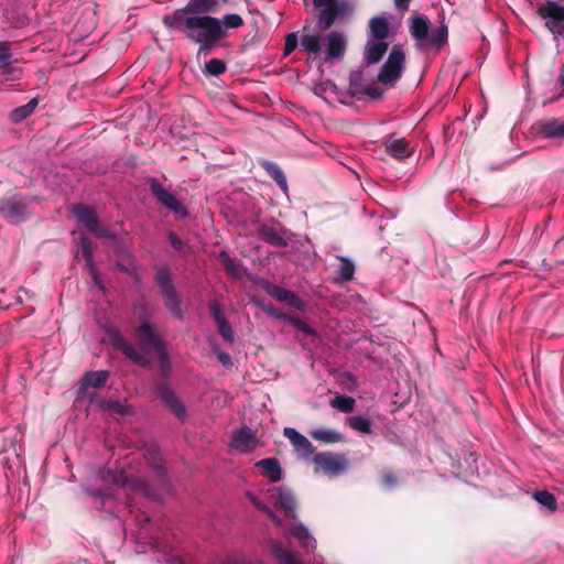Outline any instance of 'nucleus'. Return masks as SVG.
I'll use <instances>...</instances> for the list:
<instances>
[{
	"label": "nucleus",
	"instance_id": "58836bf2",
	"mask_svg": "<svg viewBox=\"0 0 564 564\" xmlns=\"http://www.w3.org/2000/svg\"><path fill=\"white\" fill-rule=\"evenodd\" d=\"M219 259L228 274L232 275L234 278L240 276L239 265L226 251H221L219 253Z\"/></svg>",
	"mask_w": 564,
	"mask_h": 564
},
{
	"label": "nucleus",
	"instance_id": "6e6d98bb",
	"mask_svg": "<svg viewBox=\"0 0 564 564\" xmlns=\"http://www.w3.org/2000/svg\"><path fill=\"white\" fill-rule=\"evenodd\" d=\"M264 311L270 315V316H273L275 318H279L281 321L284 322V317L288 316L286 313H283L281 311H279L278 308H275L274 306L272 305H269L264 308Z\"/></svg>",
	"mask_w": 564,
	"mask_h": 564
},
{
	"label": "nucleus",
	"instance_id": "a19ab883",
	"mask_svg": "<svg viewBox=\"0 0 564 564\" xmlns=\"http://www.w3.org/2000/svg\"><path fill=\"white\" fill-rule=\"evenodd\" d=\"M291 534L296 538L304 547H310L311 544L315 542L314 539L310 535L307 529L301 524L294 525L291 529Z\"/></svg>",
	"mask_w": 564,
	"mask_h": 564
},
{
	"label": "nucleus",
	"instance_id": "dca6fc26",
	"mask_svg": "<svg viewBox=\"0 0 564 564\" xmlns=\"http://www.w3.org/2000/svg\"><path fill=\"white\" fill-rule=\"evenodd\" d=\"M271 497L275 499V503L284 510L285 516L295 517L297 501L292 491L285 487H275Z\"/></svg>",
	"mask_w": 564,
	"mask_h": 564
},
{
	"label": "nucleus",
	"instance_id": "6e6552de",
	"mask_svg": "<svg viewBox=\"0 0 564 564\" xmlns=\"http://www.w3.org/2000/svg\"><path fill=\"white\" fill-rule=\"evenodd\" d=\"M148 184L152 195L162 206L174 213L178 218H185L187 216L186 207L175 195L170 193L158 178L150 177Z\"/></svg>",
	"mask_w": 564,
	"mask_h": 564
},
{
	"label": "nucleus",
	"instance_id": "c9c22d12",
	"mask_svg": "<svg viewBox=\"0 0 564 564\" xmlns=\"http://www.w3.org/2000/svg\"><path fill=\"white\" fill-rule=\"evenodd\" d=\"M534 499L546 507L550 511L557 509V501L553 494L547 490H538L533 494Z\"/></svg>",
	"mask_w": 564,
	"mask_h": 564
},
{
	"label": "nucleus",
	"instance_id": "39448f33",
	"mask_svg": "<svg viewBox=\"0 0 564 564\" xmlns=\"http://www.w3.org/2000/svg\"><path fill=\"white\" fill-rule=\"evenodd\" d=\"M314 7L323 8L318 13L316 28L318 31L329 30L336 20L351 11L347 0H312Z\"/></svg>",
	"mask_w": 564,
	"mask_h": 564
},
{
	"label": "nucleus",
	"instance_id": "de8ad7c7",
	"mask_svg": "<svg viewBox=\"0 0 564 564\" xmlns=\"http://www.w3.org/2000/svg\"><path fill=\"white\" fill-rule=\"evenodd\" d=\"M217 324L218 333L221 335L225 341L232 343L234 341V330L229 322L225 318Z\"/></svg>",
	"mask_w": 564,
	"mask_h": 564
},
{
	"label": "nucleus",
	"instance_id": "bf43d9fd",
	"mask_svg": "<svg viewBox=\"0 0 564 564\" xmlns=\"http://www.w3.org/2000/svg\"><path fill=\"white\" fill-rule=\"evenodd\" d=\"M278 527L282 525L281 519L270 508L264 512Z\"/></svg>",
	"mask_w": 564,
	"mask_h": 564
},
{
	"label": "nucleus",
	"instance_id": "f3484780",
	"mask_svg": "<svg viewBox=\"0 0 564 564\" xmlns=\"http://www.w3.org/2000/svg\"><path fill=\"white\" fill-rule=\"evenodd\" d=\"M112 344L115 348L119 349L128 359H130L134 364H138L142 367L149 366L150 361L145 357V355L139 352L131 344L128 343V340L123 336H113Z\"/></svg>",
	"mask_w": 564,
	"mask_h": 564
},
{
	"label": "nucleus",
	"instance_id": "6ab92c4d",
	"mask_svg": "<svg viewBox=\"0 0 564 564\" xmlns=\"http://www.w3.org/2000/svg\"><path fill=\"white\" fill-rule=\"evenodd\" d=\"M284 436L289 438L294 449L302 456L308 457L314 453V446L312 443L296 430L292 427L284 429Z\"/></svg>",
	"mask_w": 564,
	"mask_h": 564
},
{
	"label": "nucleus",
	"instance_id": "c85d7f7f",
	"mask_svg": "<svg viewBox=\"0 0 564 564\" xmlns=\"http://www.w3.org/2000/svg\"><path fill=\"white\" fill-rule=\"evenodd\" d=\"M370 32L373 39L383 41L389 35V22L386 18L375 17L369 21Z\"/></svg>",
	"mask_w": 564,
	"mask_h": 564
},
{
	"label": "nucleus",
	"instance_id": "a211bd4d",
	"mask_svg": "<svg viewBox=\"0 0 564 564\" xmlns=\"http://www.w3.org/2000/svg\"><path fill=\"white\" fill-rule=\"evenodd\" d=\"M231 446L246 453L253 451L257 446L256 433L247 426L236 431L231 438Z\"/></svg>",
	"mask_w": 564,
	"mask_h": 564
},
{
	"label": "nucleus",
	"instance_id": "f704fd0d",
	"mask_svg": "<svg viewBox=\"0 0 564 564\" xmlns=\"http://www.w3.org/2000/svg\"><path fill=\"white\" fill-rule=\"evenodd\" d=\"M356 401L352 397L348 395H336L332 401L330 405L340 412L350 413L355 409Z\"/></svg>",
	"mask_w": 564,
	"mask_h": 564
},
{
	"label": "nucleus",
	"instance_id": "49530a36",
	"mask_svg": "<svg viewBox=\"0 0 564 564\" xmlns=\"http://www.w3.org/2000/svg\"><path fill=\"white\" fill-rule=\"evenodd\" d=\"M380 482L387 489H393L398 486V476L391 470H382L380 474Z\"/></svg>",
	"mask_w": 564,
	"mask_h": 564
},
{
	"label": "nucleus",
	"instance_id": "680f3d73",
	"mask_svg": "<svg viewBox=\"0 0 564 564\" xmlns=\"http://www.w3.org/2000/svg\"><path fill=\"white\" fill-rule=\"evenodd\" d=\"M411 0H394V6L399 10H406Z\"/></svg>",
	"mask_w": 564,
	"mask_h": 564
},
{
	"label": "nucleus",
	"instance_id": "0eeeda50",
	"mask_svg": "<svg viewBox=\"0 0 564 564\" xmlns=\"http://www.w3.org/2000/svg\"><path fill=\"white\" fill-rule=\"evenodd\" d=\"M404 64L405 54L403 47L399 44L393 45L377 76L378 82L383 85L397 82L401 77Z\"/></svg>",
	"mask_w": 564,
	"mask_h": 564
},
{
	"label": "nucleus",
	"instance_id": "423d86ee",
	"mask_svg": "<svg viewBox=\"0 0 564 564\" xmlns=\"http://www.w3.org/2000/svg\"><path fill=\"white\" fill-rule=\"evenodd\" d=\"M73 214L75 215L76 219L96 237L110 240L116 239V235L107 226L99 221L94 207L84 204H77L73 206Z\"/></svg>",
	"mask_w": 564,
	"mask_h": 564
},
{
	"label": "nucleus",
	"instance_id": "f257e3e1",
	"mask_svg": "<svg viewBox=\"0 0 564 564\" xmlns=\"http://www.w3.org/2000/svg\"><path fill=\"white\" fill-rule=\"evenodd\" d=\"M219 0H189L181 9L162 19L169 29L182 32L185 37L199 45V53H209L215 45L227 36L220 19L209 15L220 9Z\"/></svg>",
	"mask_w": 564,
	"mask_h": 564
},
{
	"label": "nucleus",
	"instance_id": "ddd939ff",
	"mask_svg": "<svg viewBox=\"0 0 564 564\" xmlns=\"http://www.w3.org/2000/svg\"><path fill=\"white\" fill-rule=\"evenodd\" d=\"M386 152L400 161L410 158L414 150L411 148L410 142L404 138H394L393 135L386 137L383 141Z\"/></svg>",
	"mask_w": 564,
	"mask_h": 564
},
{
	"label": "nucleus",
	"instance_id": "20e7f679",
	"mask_svg": "<svg viewBox=\"0 0 564 564\" xmlns=\"http://www.w3.org/2000/svg\"><path fill=\"white\" fill-rule=\"evenodd\" d=\"M32 198L15 194L0 198V216L11 225H19L30 219Z\"/></svg>",
	"mask_w": 564,
	"mask_h": 564
},
{
	"label": "nucleus",
	"instance_id": "aec40b11",
	"mask_svg": "<svg viewBox=\"0 0 564 564\" xmlns=\"http://www.w3.org/2000/svg\"><path fill=\"white\" fill-rule=\"evenodd\" d=\"M326 40V51L328 58L335 59L343 57L346 51V42L343 34L339 32H330Z\"/></svg>",
	"mask_w": 564,
	"mask_h": 564
},
{
	"label": "nucleus",
	"instance_id": "4c0bfd02",
	"mask_svg": "<svg viewBox=\"0 0 564 564\" xmlns=\"http://www.w3.org/2000/svg\"><path fill=\"white\" fill-rule=\"evenodd\" d=\"M227 69L226 63L219 58L209 59L204 67V74L209 76H219Z\"/></svg>",
	"mask_w": 564,
	"mask_h": 564
},
{
	"label": "nucleus",
	"instance_id": "79ce46f5",
	"mask_svg": "<svg viewBox=\"0 0 564 564\" xmlns=\"http://www.w3.org/2000/svg\"><path fill=\"white\" fill-rule=\"evenodd\" d=\"M221 26L227 32V29H238L243 25V19L237 13H227L220 20Z\"/></svg>",
	"mask_w": 564,
	"mask_h": 564
},
{
	"label": "nucleus",
	"instance_id": "4be33fe9",
	"mask_svg": "<svg viewBox=\"0 0 564 564\" xmlns=\"http://www.w3.org/2000/svg\"><path fill=\"white\" fill-rule=\"evenodd\" d=\"M388 43L378 41L376 43H368L365 50V63L372 65L381 61L388 51Z\"/></svg>",
	"mask_w": 564,
	"mask_h": 564
},
{
	"label": "nucleus",
	"instance_id": "8fccbe9b",
	"mask_svg": "<svg viewBox=\"0 0 564 564\" xmlns=\"http://www.w3.org/2000/svg\"><path fill=\"white\" fill-rule=\"evenodd\" d=\"M299 45V37L296 32L289 33L284 42V55L288 56L295 51Z\"/></svg>",
	"mask_w": 564,
	"mask_h": 564
},
{
	"label": "nucleus",
	"instance_id": "7ed1b4c3",
	"mask_svg": "<svg viewBox=\"0 0 564 564\" xmlns=\"http://www.w3.org/2000/svg\"><path fill=\"white\" fill-rule=\"evenodd\" d=\"M155 283L169 312L178 319H183L184 311L182 308V300L175 290L171 271L166 265L158 269Z\"/></svg>",
	"mask_w": 564,
	"mask_h": 564
},
{
	"label": "nucleus",
	"instance_id": "412c9836",
	"mask_svg": "<svg viewBox=\"0 0 564 564\" xmlns=\"http://www.w3.org/2000/svg\"><path fill=\"white\" fill-rule=\"evenodd\" d=\"M258 232H259V237L264 242H267L273 247L285 248L289 245L288 240L282 235H280V232L275 228H273L271 226L262 225L259 228Z\"/></svg>",
	"mask_w": 564,
	"mask_h": 564
},
{
	"label": "nucleus",
	"instance_id": "f03ea898",
	"mask_svg": "<svg viewBox=\"0 0 564 564\" xmlns=\"http://www.w3.org/2000/svg\"><path fill=\"white\" fill-rule=\"evenodd\" d=\"M144 457L150 460L153 467L154 475L158 480L159 489L150 486L145 480L137 477H130L121 469L107 470L104 479L117 486L127 488L128 490L142 495L155 500L162 499L163 494L170 492V482L166 478L165 468L159 464V448L151 445L145 449Z\"/></svg>",
	"mask_w": 564,
	"mask_h": 564
},
{
	"label": "nucleus",
	"instance_id": "5fc2aeb1",
	"mask_svg": "<svg viewBox=\"0 0 564 564\" xmlns=\"http://www.w3.org/2000/svg\"><path fill=\"white\" fill-rule=\"evenodd\" d=\"M167 238H169L172 247L174 248V250H176L178 252L183 251L185 243L178 238V236L175 232L170 231L167 234Z\"/></svg>",
	"mask_w": 564,
	"mask_h": 564
},
{
	"label": "nucleus",
	"instance_id": "a878e982",
	"mask_svg": "<svg viewBox=\"0 0 564 564\" xmlns=\"http://www.w3.org/2000/svg\"><path fill=\"white\" fill-rule=\"evenodd\" d=\"M310 436L325 444L340 443L344 441V435L332 429L312 430L310 431Z\"/></svg>",
	"mask_w": 564,
	"mask_h": 564
},
{
	"label": "nucleus",
	"instance_id": "052dcab7",
	"mask_svg": "<svg viewBox=\"0 0 564 564\" xmlns=\"http://www.w3.org/2000/svg\"><path fill=\"white\" fill-rule=\"evenodd\" d=\"M218 360L224 365V366H231V358L230 356L227 354V352H220L218 355Z\"/></svg>",
	"mask_w": 564,
	"mask_h": 564
},
{
	"label": "nucleus",
	"instance_id": "4468645a",
	"mask_svg": "<svg viewBox=\"0 0 564 564\" xmlns=\"http://www.w3.org/2000/svg\"><path fill=\"white\" fill-rule=\"evenodd\" d=\"M139 339L147 348H153L155 351L165 347L163 339L154 329L153 325L144 321L137 329Z\"/></svg>",
	"mask_w": 564,
	"mask_h": 564
},
{
	"label": "nucleus",
	"instance_id": "c03bdc74",
	"mask_svg": "<svg viewBox=\"0 0 564 564\" xmlns=\"http://www.w3.org/2000/svg\"><path fill=\"white\" fill-rule=\"evenodd\" d=\"M85 261H86V267H87V271H88V274L89 276L91 278V280L94 281V283L101 290L105 289L100 278H99V272H98V269H97V265L95 263V260H94V256L89 257V258H84Z\"/></svg>",
	"mask_w": 564,
	"mask_h": 564
},
{
	"label": "nucleus",
	"instance_id": "393cba45",
	"mask_svg": "<svg viewBox=\"0 0 564 564\" xmlns=\"http://www.w3.org/2000/svg\"><path fill=\"white\" fill-rule=\"evenodd\" d=\"M260 165L284 192H288L284 172L275 162L264 160L260 162Z\"/></svg>",
	"mask_w": 564,
	"mask_h": 564
},
{
	"label": "nucleus",
	"instance_id": "3c124183",
	"mask_svg": "<svg viewBox=\"0 0 564 564\" xmlns=\"http://www.w3.org/2000/svg\"><path fill=\"white\" fill-rule=\"evenodd\" d=\"M77 245L82 250L83 258H89L93 256V242L87 236L83 235Z\"/></svg>",
	"mask_w": 564,
	"mask_h": 564
},
{
	"label": "nucleus",
	"instance_id": "0e129e2a",
	"mask_svg": "<svg viewBox=\"0 0 564 564\" xmlns=\"http://www.w3.org/2000/svg\"><path fill=\"white\" fill-rule=\"evenodd\" d=\"M564 248V237L558 239L555 245H554V249L555 250H561Z\"/></svg>",
	"mask_w": 564,
	"mask_h": 564
},
{
	"label": "nucleus",
	"instance_id": "09e8293b",
	"mask_svg": "<svg viewBox=\"0 0 564 564\" xmlns=\"http://www.w3.org/2000/svg\"><path fill=\"white\" fill-rule=\"evenodd\" d=\"M104 408L110 412L118 413L124 415L128 413V406L121 403L119 400H107L104 403Z\"/></svg>",
	"mask_w": 564,
	"mask_h": 564
},
{
	"label": "nucleus",
	"instance_id": "4d7b16f0",
	"mask_svg": "<svg viewBox=\"0 0 564 564\" xmlns=\"http://www.w3.org/2000/svg\"><path fill=\"white\" fill-rule=\"evenodd\" d=\"M561 23L562 22H555V21L549 20V21H546L545 25L552 33L562 34L563 26Z\"/></svg>",
	"mask_w": 564,
	"mask_h": 564
},
{
	"label": "nucleus",
	"instance_id": "7c9ffc66",
	"mask_svg": "<svg viewBox=\"0 0 564 564\" xmlns=\"http://www.w3.org/2000/svg\"><path fill=\"white\" fill-rule=\"evenodd\" d=\"M37 104L39 100L36 98H32L28 104L13 109L10 116L11 120L15 123L23 121L33 113Z\"/></svg>",
	"mask_w": 564,
	"mask_h": 564
},
{
	"label": "nucleus",
	"instance_id": "473e14b6",
	"mask_svg": "<svg viewBox=\"0 0 564 564\" xmlns=\"http://www.w3.org/2000/svg\"><path fill=\"white\" fill-rule=\"evenodd\" d=\"M347 424L354 431L370 434L371 433V422L369 419L360 415L350 416L347 419Z\"/></svg>",
	"mask_w": 564,
	"mask_h": 564
},
{
	"label": "nucleus",
	"instance_id": "2eb2a0df",
	"mask_svg": "<svg viewBox=\"0 0 564 564\" xmlns=\"http://www.w3.org/2000/svg\"><path fill=\"white\" fill-rule=\"evenodd\" d=\"M536 131L547 139H564V120L558 118L541 119L535 123Z\"/></svg>",
	"mask_w": 564,
	"mask_h": 564
},
{
	"label": "nucleus",
	"instance_id": "5701e85b",
	"mask_svg": "<svg viewBox=\"0 0 564 564\" xmlns=\"http://www.w3.org/2000/svg\"><path fill=\"white\" fill-rule=\"evenodd\" d=\"M429 30L430 22L426 17L417 15L413 18L412 23L410 25V34L412 35V37L422 43H425L429 35Z\"/></svg>",
	"mask_w": 564,
	"mask_h": 564
},
{
	"label": "nucleus",
	"instance_id": "9d476101",
	"mask_svg": "<svg viewBox=\"0 0 564 564\" xmlns=\"http://www.w3.org/2000/svg\"><path fill=\"white\" fill-rule=\"evenodd\" d=\"M264 291L275 300L286 303L290 307L300 312H304L306 310V303L291 290L267 282Z\"/></svg>",
	"mask_w": 564,
	"mask_h": 564
},
{
	"label": "nucleus",
	"instance_id": "e2e57ef3",
	"mask_svg": "<svg viewBox=\"0 0 564 564\" xmlns=\"http://www.w3.org/2000/svg\"><path fill=\"white\" fill-rule=\"evenodd\" d=\"M557 82L560 83L561 86H564V68H561ZM563 96L564 91L561 94V97Z\"/></svg>",
	"mask_w": 564,
	"mask_h": 564
},
{
	"label": "nucleus",
	"instance_id": "c756f323",
	"mask_svg": "<svg viewBox=\"0 0 564 564\" xmlns=\"http://www.w3.org/2000/svg\"><path fill=\"white\" fill-rule=\"evenodd\" d=\"M272 552L280 564H302L301 561L297 560L295 554L285 549L283 544L280 542L273 543Z\"/></svg>",
	"mask_w": 564,
	"mask_h": 564
},
{
	"label": "nucleus",
	"instance_id": "f8f14e48",
	"mask_svg": "<svg viewBox=\"0 0 564 564\" xmlns=\"http://www.w3.org/2000/svg\"><path fill=\"white\" fill-rule=\"evenodd\" d=\"M156 391L165 405L177 416L183 417L186 414L184 405L180 402L166 379L161 378L155 383Z\"/></svg>",
	"mask_w": 564,
	"mask_h": 564
},
{
	"label": "nucleus",
	"instance_id": "1a4fd4ad",
	"mask_svg": "<svg viewBox=\"0 0 564 564\" xmlns=\"http://www.w3.org/2000/svg\"><path fill=\"white\" fill-rule=\"evenodd\" d=\"M317 468L329 477H336L347 469L348 462L345 455L332 452L317 453L313 457Z\"/></svg>",
	"mask_w": 564,
	"mask_h": 564
},
{
	"label": "nucleus",
	"instance_id": "ea45409f",
	"mask_svg": "<svg viewBox=\"0 0 564 564\" xmlns=\"http://www.w3.org/2000/svg\"><path fill=\"white\" fill-rule=\"evenodd\" d=\"M284 322L291 324L296 329L305 333L306 335L317 336L315 329H313L308 324H306L303 319L299 318L295 315L288 314V316L284 317Z\"/></svg>",
	"mask_w": 564,
	"mask_h": 564
},
{
	"label": "nucleus",
	"instance_id": "37998d69",
	"mask_svg": "<svg viewBox=\"0 0 564 564\" xmlns=\"http://www.w3.org/2000/svg\"><path fill=\"white\" fill-rule=\"evenodd\" d=\"M162 378L166 379L171 371V362L166 347L156 351Z\"/></svg>",
	"mask_w": 564,
	"mask_h": 564
},
{
	"label": "nucleus",
	"instance_id": "cd10ccee",
	"mask_svg": "<svg viewBox=\"0 0 564 564\" xmlns=\"http://www.w3.org/2000/svg\"><path fill=\"white\" fill-rule=\"evenodd\" d=\"M539 13L543 19H549L555 22L564 21V6H560L554 1H547L545 6L540 8Z\"/></svg>",
	"mask_w": 564,
	"mask_h": 564
},
{
	"label": "nucleus",
	"instance_id": "69168bd1",
	"mask_svg": "<svg viewBox=\"0 0 564 564\" xmlns=\"http://www.w3.org/2000/svg\"><path fill=\"white\" fill-rule=\"evenodd\" d=\"M228 0H221L223 3H226Z\"/></svg>",
	"mask_w": 564,
	"mask_h": 564
},
{
	"label": "nucleus",
	"instance_id": "bb28decb",
	"mask_svg": "<svg viewBox=\"0 0 564 564\" xmlns=\"http://www.w3.org/2000/svg\"><path fill=\"white\" fill-rule=\"evenodd\" d=\"M257 466L263 468L264 475L273 482L281 479L282 470L276 458H264L257 463Z\"/></svg>",
	"mask_w": 564,
	"mask_h": 564
},
{
	"label": "nucleus",
	"instance_id": "603ef678",
	"mask_svg": "<svg viewBox=\"0 0 564 564\" xmlns=\"http://www.w3.org/2000/svg\"><path fill=\"white\" fill-rule=\"evenodd\" d=\"M208 310L216 323L226 318L223 313L221 305L218 301H216V300L210 301L208 303Z\"/></svg>",
	"mask_w": 564,
	"mask_h": 564
},
{
	"label": "nucleus",
	"instance_id": "72a5a7b5",
	"mask_svg": "<svg viewBox=\"0 0 564 564\" xmlns=\"http://www.w3.org/2000/svg\"><path fill=\"white\" fill-rule=\"evenodd\" d=\"M301 46L310 54H318L322 50L321 40L314 34H303L301 37Z\"/></svg>",
	"mask_w": 564,
	"mask_h": 564
},
{
	"label": "nucleus",
	"instance_id": "13d9d810",
	"mask_svg": "<svg viewBox=\"0 0 564 564\" xmlns=\"http://www.w3.org/2000/svg\"><path fill=\"white\" fill-rule=\"evenodd\" d=\"M248 497L250 498L251 502L253 503V506L262 511V512H265L269 508L263 503L261 502L256 496L251 495V494H248Z\"/></svg>",
	"mask_w": 564,
	"mask_h": 564
},
{
	"label": "nucleus",
	"instance_id": "2f4dec72",
	"mask_svg": "<svg viewBox=\"0 0 564 564\" xmlns=\"http://www.w3.org/2000/svg\"><path fill=\"white\" fill-rule=\"evenodd\" d=\"M338 260L340 262L338 265V269L336 271L338 278L343 282L351 281L354 279V274H355V270H356L354 262L346 257H338Z\"/></svg>",
	"mask_w": 564,
	"mask_h": 564
},
{
	"label": "nucleus",
	"instance_id": "864d4df0",
	"mask_svg": "<svg viewBox=\"0 0 564 564\" xmlns=\"http://www.w3.org/2000/svg\"><path fill=\"white\" fill-rule=\"evenodd\" d=\"M382 94L383 89L375 85L365 86L362 90V96H368L371 99H379Z\"/></svg>",
	"mask_w": 564,
	"mask_h": 564
},
{
	"label": "nucleus",
	"instance_id": "9b49d317",
	"mask_svg": "<svg viewBox=\"0 0 564 564\" xmlns=\"http://www.w3.org/2000/svg\"><path fill=\"white\" fill-rule=\"evenodd\" d=\"M110 377L108 370L87 371L77 382L76 393L78 398L86 397L89 388L104 387Z\"/></svg>",
	"mask_w": 564,
	"mask_h": 564
},
{
	"label": "nucleus",
	"instance_id": "b1692460",
	"mask_svg": "<svg viewBox=\"0 0 564 564\" xmlns=\"http://www.w3.org/2000/svg\"><path fill=\"white\" fill-rule=\"evenodd\" d=\"M448 39V28L445 23H441L440 26L429 30V35L425 41V45L441 48L444 44H446Z\"/></svg>",
	"mask_w": 564,
	"mask_h": 564
},
{
	"label": "nucleus",
	"instance_id": "a18cd8bd",
	"mask_svg": "<svg viewBox=\"0 0 564 564\" xmlns=\"http://www.w3.org/2000/svg\"><path fill=\"white\" fill-rule=\"evenodd\" d=\"M11 57L10 44L8 42H0V67L4 72H8L11 65Z\"/></svg>",
	"mask_w": 564,
	"mask_h": 564
},
{
	"label": "nucleus",
	"instance_id": "e433bc0d",
	"mask_svg": "<svg viewBox=\"0 0 564 564\" xmlns=\"http://www.w3.org/2000/svg\"><path fill=\"white\" fill-rule=\"evenodd\" d=\"M362 75L360 72H354L349 75V95L360 99L365 86L361 84Z\"/></svg>",
	"mask_w": 564,
	"mask_h": 564
}]
</instances>
